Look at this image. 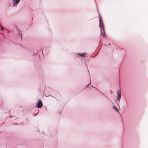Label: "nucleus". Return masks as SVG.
Masks as SVG:
<instances>
[{"label": "nucleus", "instance_id": "nucleus-3", "mask_svg": "<svg viewBox=\"0 0 148 148\" xmlns=\"http://www.w3.org/2000/svg\"><path fill=\"white\" fill-rule=\"evenodd\" d=\"M99 25L100 26V28H102V29L103 31V32H104V27H103V23L102 21H101V18H100V23H99Z\"/></svg>", "mask_w": 148, "mask_h": 148}, {"label": "nucleus", "instance_id": "nucleus-2", "mask_svg": "<svg viewBox=\"0 0 148 148\" xmlns=\"http://www.w3.org/2000/svg\"><path fill=\"white\" fill-rule=\"evenodd\" d=\"M118 96L117 97V100H120L121 97V93L120 91H118L117 92Z\"/></svg>", "mask_w": 148, "mask_h": 148}, {"label": "nucleus", "instance_id": "nucleus-8", "mask_svg": "<svg viewBox=\"0 0 148 148\" xmlns=\"http://www.w3.org/2000/svg\"><path fill=\"white\" fill-rule=\"evenodd\" d=\"M1 27L2 30H3V29H4V28L2 26H1Z\"/></svg>", "mask_w": 148, "mask_h": 148}, {"label": "nucleus", "instance_id": "nucleus-4", "mask_svg": "<svg viewBox=\"0 0 148 148\" xmlns=\"http://www.w3.org/2000/svg\"><path fill=\"white\" fill-rule=\"evenodd\" d=\"M78 55L81 57H84L86 56V53H80L78 54Z\"/></svg>", "mask_w": 148, "mask_h": 148}, {"label": "nucleus", "instance_id": "nucleus-7", "mask_svg": "<svg viewBox=\"0 0 148 148\" xmlns=\"http://www.w3.org/2000/svg\"><path fill=\"white\" fill-rule=\"evenodd\" d=\"M101 35H102L103 37H105L106 36V35L104 33H103L101 31Z\"/></svg>", "mask_w": 148, "mask_h": 148}, {"label": "nucleus", "instance_id": "nucleus-1", "mask_svg": "<svg viewBox=\"0 0 148 148\" xmlns=\"http://www.w3.org/2000/svg\"><path fill=\"white\" fill-rule=\"evenodd\" d=\"M43 105V104L42 101L39 100V101L36 104V106L38 108H41Z\"/></svg>", "mask_w": 148, "mask_h": 148}, {"label": "nucleus", "instance_id": "nucleus-6", "mask_svg": "<svg viewBox=\"0 0 148 148\" xmlns=\"http://www.w3.org/2000/svg\"><path fill=\"white\" fill-rule=\"evenodd\" d=\"M113 108L115 110L116 112H118L119 110L117 108L116 106H113Z\"/></svg>", "mask_w": 148, "mask_h": 148}, {"label": "nucleus", "instance_id": "nucleus-5", "mask_svg": "<svg viewBox=\"0 0 148 148\" xmlns=\"http://www.w3.org/2000/svg\"><path fill=\"white\" fill-rule=\"evenodd\" d=\"M20 0H13V1L14 2V4H18Z\"/></svg>", "mask_w": 148, "mask_h": 148}]
</instances>
